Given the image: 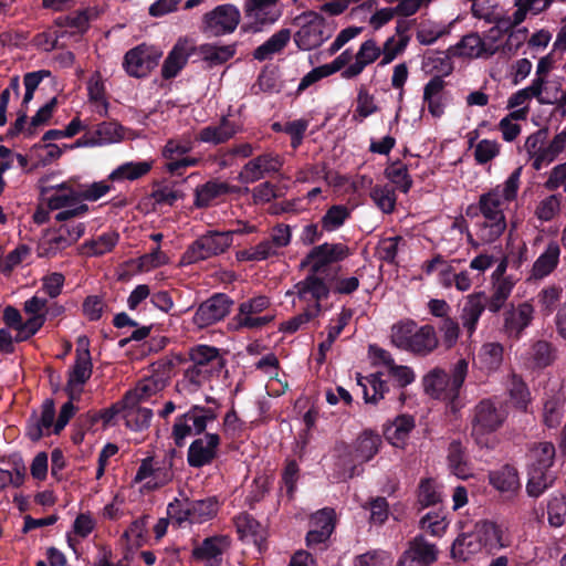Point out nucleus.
Returning <instances> with one entry per match:
<instances>
[{
	"instance_id": "f257e3e1",
	"label": "nucleus",
	"mask_w": 566,
	"mask_h": 566,
	"mask_svg": "<svg viewBox=\"0 0 566 566\" xmlns=\"http://www.w3.org/2000/svg\"><path fill=\"white\" fill-rule=\"evenodd\" d=\"M522 167H517L503 184L495 186L479 198V210L483 221L479 224L478 237L484 243H492L506 229L505 210L513 202L520 189Z\"/></svg>"
},
{
	"instance_id": "f03ea898",
	"label": "nucleus",
	"mask_w": 566,
	"mask_h": 566,
	"mask_svg": "<svg viewBox=\"0 0 566 566\" xmlns=\"http://www.w3.org/2000/svg\"><path fill=\"white\" fill-rule=\"evenodd\" d=\"M390 339L397 348L418 356H428L439 346L436 328L428 324L419 326L412 319H405L394 324Z\"/></svg>"
},
{
	"instance_id": "7ed1b4c3",
	"label": "nucleus",
	"mask_w": 566,
	"mask_h": 566,
	"mask_svg": "<svg viewBox=\"0 0 566 566\" xmlns=\"http://www.w3.org/2000/svg\"><path fill=\"white\" fill-rule=\"evenodd\" d=\"M555 460V447L551 442L533 446L527 454V493L539 496L555 480L552 467Z\"/></svg>"
},
{
	"instance_id": "20e7f679",
	"label": "nucleus",
	"mask_w": 566,
	"mask_h": 566,
	"mask_svg": "<svg viewBox=\"0 0 566 566\" xmlns=\"http://www.w3.org/2000/svg\"><path fill=\"white\" fill-rule=\"evenodd\" d=\"M469 371V361L459 359L451 369V375L441 368H433L423 377L426 394L434 399L453 401L459 397Z\"/></svg>"
},
{
	"instance_id": "39448f33",
	"label": "nucleus",
	"mask_w": 566,
	"mask_h": 566,
	"mask_svg": "<svg viewBox=\"0 0 566 566\" xmlns=\"http://www.w3.org/2000/svg\"><path fill=\"white\" fill-rule=\"evenodd\" d=\"M506 419V412L502 407H497L492 400L484 399L480 401L473 410L472 416V437L481 448H493L496 439L494 432L502 427Z\"/></svg>"
},
{
	"instance_id": "423d86ee",
	"label": "nucleus",
	"mask_w": 566,
	"mask_h": 566,
	"mask_svg": "<svg viewBox=\"0 0 566 566\" xmlns=\"http://www.w3.org/2000/svg\"><path fill=\"white\" fill-rule=\"evenodd\" d=\"M293 23L297 27L293 40L302 51L314 50L331 38L325 18L316 11L302 12L294 18Z\"/></svg>"
},
{
	"instance_id": "0eeeda50",
	"label": "nucleus",
	"mask_w": 566,
	"mask_h": 566,
	"mask_svg": "<svg viewBox=\"0 0 566 566\" xmlns=\"http://www.w3.org/2000/svg\"><path fill=\"white\" fill-rule=\"evenodd\" d=\"M218 413L214 409L192 406L186 413L178 416L172 426L171 437L176 446L181 447L192 434H200L209 423L216 421Z\"/></svg>"
},
{
	"instance_id": "6e6552de",
	"label": "nucleus",
	"mask_w": 566,
	"mask_h": 566,
	"mask_svg": "<svg viewBox=\"0 0 566 566\" xmlns=\"http://www.w3.org/2000/svg\"><path fill=\"white\" fill-rule=\"evenodd\" d=\"M269 297L259 295L242 302L232 318L235 329H259L275 318Z\"/></svg>"
},
{
	"instance_id": "1a4fd4ad",
	"label": "nucleus",
	"mask_w": 566,
	"mask_h": 566,
	"mask_svg": "<svg viewBox=\"0 0 566 566\" xmlns=\"http://www.w3.org/2000/svg\"><path fill=\"white\" fill-rule=\"evenodd\" d=\"M46 203L51 210H61L55 214L59 222L66 221L73 217L84 216L88 207L81 202V195L65 184L52 187L46 190Z\"/></svg>"
},
{
	"instance_id": "9d476101",
	"label": "nucleus",
	"mask_w": 566,
	"mask_h": 566,
	"mask_svg": "<svg viewBox=\"0 0 566 566\" xmlns=\"http://www.w3.org/2000/svg\"><path fill=\"white\" fill-rule=\"evenodd\" d=\"M349 248L344 243H323L314 247L304 260L301 268H308L311 273L324 279L329 276L331 265L349 256Z\"/></svg>"
},
{
	"instance_id": "9b49d317",
	"label": "nucleus",
	"mask_w": 566,
	"mask_h": 566,
	"mask_svg": "<svg viewBox=\"0 0 566 566\" xmlns=\"http://www.w3.org/2000/svg\"><path fill=\"white\" fill-rule=\"evenodd\" d=\"M85 232V224L71 222L57 229L49 230L40 240L38 253L40 256L51 258L74 244Z\"/></svg>"
},
{
	"instance_id": "f8f14e48",
	"label": "nucleus",
	"mask_w": 566,
	"mask_h": 566,
	"mask_svg": "<svg viewBox=\"0 0 566 566\" xmlns=\"http://www.w3.org/2000/svg\"><path fill=\"white\" fill-rule=\"evenodd\" d=\"M217 511L218 503L212 497L197 501L185 500L184 502L176 500L175 503L168 505L169 516L178 524L207 522L217 514Z\"/></svg>"
},
{
	"instance_id": "ddd939ff",
	"label": "nucleus",
	"mask_w": 566,
	"mask_h": 566,
	"mask_svg": "<svg viewBox=\"0 0 566 566\" xmlns=\"http://www.w3.org/2000/svg\"><path fill=\"white\" fill-rule=\"evenodd\" d=\"M286 295H295L294 304L297 300L305 305L306 310L318 314L321 302L329 295V286L324 277L310 272L304 280L294 285L293 290L287 291Z\"/></svg>"
},
{
	"instance_id": "4468645a",
	"label": "nucleus",
	"mask_w": 566,
	"mask_h": 566,
	"mask_svg": "<svg viewBox=\"0 0 566 566\" xmlns=\"http://www.w3.org/2000/svg\"><path fill=\"white\" fill-rule=\"evenodd\" d=\"M75 363L69 371L66 390L71 399L80 396L83 385L92 375V359L90 354V342L86 336H80L76 342Z\"/></svg>"
},
{
	"instance_id": "2eb2a0df",
	"label": "nucleus",
	"mask_w": 566,
	"mask_h": 566,
	"mask_svg": "<svg viewBox=\"0 0 566 566\" xmlns=\"http://www.w3.org/2000/svg\"><path fill=\"white\" fill-rule=\"evenodd\" d=\"M161 56V50L140 44L126 52L123 67L129 76L145 77L158 65Z\"/></svg>"
},
{
	"instance_id": "dca6fc26",
	"label": "nucleus",
	"mask_w": 566,
	"mask_h": 566,
	"mask_svg": "<svg viewBox=\"0 0 566 566\" xmlns=\"http://www.w3.org/2000/svg\"><path fill=\"white\" fill-rule=\"evenodd\" d=\"M280 0H245L243 10L249 20V29L260 32L276 23L282 17Z\"/></svg>"
},
{
	"instance_id": "f3484780",
	"label": "nucleus",
	"mask_w": 566,
	"mask_h": 566,
	"mask_svg": "<svg viewBox=\"0 0 566 566\" xmlns=\"http://www.w3.org/2000/svg\"><path fill=\"white\" fill-rule=\"evenodd\" d=\"M240 20V10L234 4H220L203 15V31L213 36L230 34L237 29Z\"/></svg>"
},
{
	"instance_id": "a211bd4d",
	"label": "nucleus",
	"mask_w": 566,
	"mask_h": 566,
	"mask_svg": "<svg viewBox=\"0 0 566 566\" xmlns=\"http://www.w3.org/2000/svg\"><path fill=\"white\" fill-rule=\"evenodd\" d=\"M534 314L535 308L527 301L510 306L503 313L502 331L504 335L510 339L518 340L523 332L532 324Z\"/></svg>"
},
{
	"instance_id": "6ab92c4d",
	"label": "nucleus",
	"mask_w": 566,
	"mask_h": 566,
	"mask_svg": "<svg viewBox=\"0 0 566 566\" xmlns=\"http://www.w3.org/2000/svg\"><path fill=\"white\" fill-rule=\"evenodd\" d=\"M449 104L447 82L439 76L431 77L422 88V109H427L433 118H441Z\"/></svg>"
},
{
	"instance_id": "aec40b11",
	"label": "nucleus",
	"mask_w": 566,
	"mask_h": 566,
	"mask_svg": "<svg viewBox=\"0 0 566 566\" xmlns=\"http://www.w3.org/2000/svg\"><path fill=\"white\" fill-rule=\"evenodd\" d=\"M196 51L197 46L192 39L187 36L179 38L163 63L161 76L165 80L176 77Z\"/></svg>"
},
{
	"instance_id": "412c9836",
	"label": "nucleus",
	"mask_w": 566,
	"mask_h": 566,
	"mask_svg": "<svg viewBox=\"0 0 566 566\" xmlns=\"http://www.w3.org/2000/svg\"><path fill=\"white\" fill-rule=\"evenodd\" d=\"M232 301L224 294H216L200 304L193 315V323L200 327L210 326L230 312Z\"/></svg>"
},
{
	"instance_id": "4be33fe9",
	"label": "nucleus",
	"mask_w": 566,
	"mask_h": 566,
	"mask_svg": "<svg viewBox=\"0 0 566 566\" xmlns=\"http://www.w3.org/2000/svg\"><path fill=\"white\" fill-rule=\"evenodd\" d=\"M172 479L171 462L147 458L143 460L135 475L136 482L146 481L148 488L155 489L167 484Z\"/></svg>"
},
{
	"instance_id": "5701e85b",
	"label": "nucleus",
	"mask_w": 566,
	"mask_h": 566,
	"mask_svg": "<svg viewBox=\"0 0 566 566\" xmlns=\"http://www.w3.org/2000/svg\"><path fill=\"white\" fill-rule=\"evenodd\" d=\"M283 166L279 155L268 153L249 160L239 174L243 184H252L265 177L266 174L276 172Z\"/></svg>"
},
{
	"instance_id": "b1692460",
	"label": "nucleus",
	"mask_w": 566,
	"mask_h": 566,
	"mask_svg": "<svg viewBox=\"0 0 566 566\" xmlns=\"http://www.w3.org/2000/svg\"><path fill=\"white\" fill-rule=\"evenodd\" d=\"M220 444L217 433H207L193 440L188 449L187 461L192 468H201L213 461Z\"/></svg>"
},
{
	"instance_id": "393cba45",
	"label": "nucleus",
	"mask_w": 566,
	"mask_h": 566,
	"mask_svg": "<svg viewBox=\"0 0 566 566\" xmlns=\"http://www.w3.org/2000/svg\"><path fill=\"white\" fill-rule=\"evenodd\" d=\"M436 546L422 536L415 537L401 555L397 566H429L437 559Z\"/></svg>"
},
{
	"instance_id": "a878e982",
	"label": "nucleus",
	"mask_w": 566,
	"mask_h": 566,
	"mask_svg": "<svg viewBox=\"0 0 566 566\" xmlns=\"http://www.w3.org/2000/svg\"><path fill=\"white\" fill-rule=\"evenodd\" d=\"M381 56V48L374 39L364 41L354 56V62L343 72L342 77L350 80L359 76L364 70Z\"/></svg>"
},
{
	"instance_id": "bb28decb",
	"label": "nucleus",
	"mask_w": 566,
	"mask_h": 566,
	"mask_svg": "<svg viewBox=\"0 0 566 566\" xmlns=\"http://www.w3.org/2000/svg\"><path fill=\"white\" fill-rule=\"evenodd\" d=\"M335 513L332 509H323L311 518V530L306 535L308 547L325 543L334 531Z\"/></svg>"
},
{
	"instance_id": "cd10ccee",
	"label": "nucleus",
	"mask_w": 566,
	"mask_h": 566,
	"mask_svg": "<svg viewBox=\"0 0 566 566\" xmlns=\"http://www.w3.org/2000/svg\"><path fill=\"white\" fill-rule=\"evenodd\" d=\"M55 418L54 402L46 399L41 406L40 416H32L27 426V436L32 441L40 440L43 436L53 433Z\"/></svg>"
},
{
	"instance_id": "c85d7f7f",
	"label": "nucleus",
	"mask_w": 566,
	"mask_h": 566,
	"mask_svg": "<svg viewBox=\"0 0 566 566\" xmlns=\"http://www.w3.org/2000/svg\"><path fill=\"white\" fill-rule=\"evenodd\" d=\"M458 260H446L441 255H436L431 260L423 262L421 269L426 275L437 274L438 283L444 289H451L459 273Z\"/></svg>"
},
{
	"instance_id": "c756f323",
	"label": "nucleus",
	"mask_w": 566,
	"mask_h": 566,
	"mask_svg": "<svg viewBox=\"0 0 566 566\" xmlns=\"http://www.w3.org/2000/svg\"><path fill=\"white\" fill-rule=\"evenodd\" d=\"M193 366L206 369L210 375L219 374L224 366L218 348L208 345H197L189 352Z\"/></svg>"
},
{
	"instance_id": "7c9ffc66",
	"label": "nucleus",
	"mask_w": 566,
	"mask_h": 566,
	"mask_svg": "<svg viewBox=\"0 0 566 566\" xmlns=\"http://www.w3.org/2000/svg\"><path fill=\"white\" fill-rule=\"evenodd\" d=\"M504 347L501 343L489 342L481 346L473 364L485 374L497 371L503 364Z\"/></svg>"
},
{
	"instance_id": "2f4dec72",
	"label": "nucleus",
	"mask_w": 566,
	"mask_h": 566,
	"mask_svg": "<svg viewBox=\"0 0 566 566\" xmlns=\"http://www.w3.org/2000/svg\"><path fill=\"white\" fill-rule=\"evenodd\" d=\"M46 298L34 295L23 304L29 318L23 324L24 336H33L45 322Z\"/></svg>"
},
{
	"instance_id": "473e14b6",
	"label": "nucleus",
	"mask_w": 566,
	"mask_h": 566,
	"mask_svg": "<svg viewBox=\"0 0 566 566\" xmlns=\"http://www.w3.org/2000/svg\"><path fill=\"white\" fill-rule=\"evenodd\" d=\"M536 98L541 104L551 102L552 96H545L544 80L535 77L531 85L515 92L507 101V108L526 107L532 98Z\"/></svg>"
},
{
	"instance_id": "72a5a7b5",
	"label": "nucleus",
	"mask_w": 566,
	"mask_h": 566,
	"mask_svg": "<svg viewBox=\"0 0 566 566\" xmlns=\"http://www.w3.org/2000/svg\"><path fill=\"white\" fill-rule=\"evenodd\" d=\"M514 28L515 25L511 22V20L506 19L502 20V22H500L499 24H494L482 35V42L486 59H490L500 51H504L506 49L504 35L511 29Z\"/></svg>"
},
{
	"instance_id": "f704fd0d",
	"label": "nucleus",
	"mask_w": 566,
	"mask_h": 566,
	"mask_svg": "<svg viewBox=\"0 0 566 566\" xmlns=\"http://www.w3.org/2000/svg\"><path fill=\"white\" fill-rule=\"evenodd\" d=\"M239 129L240 127L235 122L224 117L218 125H209L202 128L198 139L202 143L218 145L232 138Z\"/></svg>"
},
{
	"instance_id": "c9c22d12",
	"label": "nucleus",
	"mask_w": 566,
	"mask_h": 566,
	"mask_svg": "<svg viewBox=\"0 0 566 566\" xmlns=\"http://www.w3.org/2000/svg\"><path fill=\"white\" fill-rule=\"evenodd\" d=\"M291 38L290 29H280L253 51V57L260 62L272 59L285 49Z\"/></svg>"
},
{
	"instance_id": "e433bc0d",
	"label": "nucleus",
	"mask_w": 566,
	"mask_h": 566,
	"mask_svg": "<svg viewBox=\"0 0 566 566\" xmlns=\"http://www.w3.org/2000/svg\"><path fill=\"white\" fill-rule=\"evenodd\" d=\"M413 428V417L401 415L386 427L384 433L390 444L397 448H403Z\"/></svg>"
},
{
	"instance_id": "4c0bfd02",
	"label": "nucleus",
	"mask_w": 566,
	"mask_h": 566,
	"mask_svg": "<svg viewBox=\"0 0 566 566\" xmlns=\"http://www.w3.org/2000/svg\"><path fill=\"white\" fill-rule=\"evenodd\" d=\"M485 304L482 293L470 294L463 305L461 312V322L468 334L471 336L475 329L478 322L484 312Z\"/></svg>"
},
{
	"instance_id": "58836bf2",
	"label": "nucleus",
	"mask_w": 566,
	"mask_h": 566,
	"mask_svg": "<svg viewBox=\"0 0 566 566\" xmlns=\"http://www.w3.org/2000/svg\"><path fill=\"white\" fill-rule=\"evenodd\" d=\"M421 71L428 76H439L444 80V77L452 73L453 66L449 56L440 52L430 51L422 57Z\"/></svg>"
},
{
	"instance_id": "ea45409f",
	"label": "nucleus",
	"mask_w": 566,
	"mask_h": 566,
	"mask_svg": "<svg viewBox=\"0 0 566 566\" xmlns=\"http://www.w3.org/2000/svg\"><path fill=\"white\" fill-rule=\"evenodd\" d=\"M153 168V160L127 161L119 165L109 175L111 181H134L146 176Z\"/></svg>"
},
{
	"instance_id": "a19ab883",
	"label": "nucleus",
	"mask_w": 566,
	"mask_h": 566,
	"mask_svg": "<svg viewBox=\"0 0 566 566\" xmlns=\"http://www.w3.org/2000/svg\"><path fill=\"white\" fill-rule=\"evenodd\" d=\"M560 248L557 242H549L545 251L533 264L532 275L535 279H543L551 274L559 262Z\"/></svg>"
},
{
	"instance_id": "79ce46f5",
	"label": "nucleus",
	"mask_w": 566,
	"mask_h": 566,
	"mask_svg": "<svg viewBox=\"0 0 566 566\" xmlns=\"http://www.w3.org/2000/svg\"><path fill=\"white\" fill-rule=\"evenodd\" d=\"M196 52H198L202 60L210 66H216L232 59L237 52V45L234 43L222 45L205 43L197 48Z\"/></svg>"
},
{
	"instance_id": "37998d69",
	"label": "nucleus",
	"mask_w": 566,
	"mask_h": 566,
	"mask_svg": "<svg viewBox=\"0 0 566 566\" xmlns=\"http://www.w3.org/2000/svg\"><path fill=\"white\" fill-rule=\"evenodd\" d=\"M552 3L553 0H513L515 11L510 15V20L517 27L526 20L527 15H538Z\"/></svg>"
},
{
	"instance_id": "c03bdc74",
	"label": "nucleus",
	"mask_w": 566,
	"mask_h": 566,
	"mask_svg": "<svg viewBox=\"0 0 566 566\" xmlns=\"http://www.w3.org/2000/svg\"><path fill=\"white\" fill-rule=\"evenodd\" d=\"M474 532L483 547L500 548L507 545L503 530L492 522H481L474 527Z\"/></svg>"
},
{
	"instance_id": "a18cd8bd",
	"label": "nucleus",
	"mask_w": 566,
	"mask_h": 566,
	"mask_svg": "<svg viewBox=\"0 0 566 566\" xmlns=\"http://www.w3.org/2000/svg\"><path fill=\"white\" fill-rule=\"evenodd\" d=\"M212 377L206 369L198 368L190 364L184 371L182 377L177 381V390L184 395L197 392L201 386Z\"/></svg>"
},
{
	"instance_id": "49530a36",
	"label": "nucleus",
	"mask_w": 566,
	"mask_h": 566,
	"mask_svg": "<svg viewBox=\"0 0 566 566\" xmlns=\"http://www.w3.org/2000/svg\"><path fill=\"white\" fill-rule=\"evenodd\" d=\"M448 464L451 473L457 478L464 480L472 476V468L459 441H453L449 446Z\"/></svg>"
},
{
	"instance_id": "de8ad7c7",
	"label": "nucleus",
	"mask_w": 566,
	"mask_h": 566,
	"mask_svg": "<svg viewBox=\"0 0 566 566\" xmlns=\"http://www.w3.org/2000/svg\"><path fill=\"white\" fill-rule=\"evenodd\" d=\"M453 54L460 57L486 60L482 35L478 32H472L462 36L454 46Z\"/></svg>"
},
{
	"instance_id": "09e8293b",
	"label": "nucleus",
	"mask_w": 566,
	"mask_h": 566,
	"mask_svg": "<svg viewBox=\"0 0 566 566\" xmlns=\"http://www.w3.org/2000/svg\"><path fill=\"white\" fill-rule=\"evenodd\" d=\"M380 437L376 433L365 431L361 433L354 446L353 458L357 462H367L378 452Z\"/></svg>"
},
{
	"instance_id": "8fccbe9b",
	"label": "nucleus",
	"mask_w": 566,
	"mask_h": 566,
	"mask_svg": "<svg viewBox=\"0 0 566 566\" xmlns=\"http://www.w3.org/2000/svg\"><path fill=\"white\" fill-rule=\"evenodd\" d=\"M163 385L155 378H145L140 380L136 387L126 394L123 399L125 406L138 405L142 401H146L160 391Z\"/></svg>"
},
{
	"instance_id": "3c124183",
	"label": "nucleus",
	"mask_w": 566,
	"mask_h": 566,
	"mask_svg": "<svg viewBox=\"0 0 566 566\" xmlns=\"http://www.w3.org/2000/svg\"><path fill=\"white\" fill-rule=\"evenodd\" d=\"M449 33L450 25L431 20H422L417 28L416 39L421 45H431Z\"/></svg>"
},
{
	"instance_id": "603ef678",
	"label": "nucleus",
	"mask_w": 566,
	"mask_h": 566,
	"mask_svg": "<svg viewBox=\"0 0 566 566\" xmlns=\"http://www.w3.org/2000/svg\"><path fill=\"white\" fill-rule=\"evenodd\" d=\"M228 547V539L224 536H213L206 538L200 546H197L192 555L198 560H214L222 555Z\"/></svg>"
},
{
	"instance_id": "864d4df0",
	"label": "nucleus",
	"mask_w": 566,
	"mask_h": 566,
	"mask_svg": "<svg viewBox=\"0 0 566 566\" xmlns=\"http://www.w3.org/2000/svg\"><path fill=\"white\" fill-rule=\"evenodd\" d=\"M481 549L482 544H480L479 538L473 530L470 533H465L457 537L452 545L451 554L454 558L467 560L472 555L481 552Z\"/></svg>"
},
{
	"instance_id": "5fc2aeb1",
	"label": "nucleus",
	"mask_w": 566,
	"mask_h": 566,
	"mask_svg": "<svg viewBox=\"0 0 566 566\" xmlns=\"http://www.w3.org/2000/svg\"><path fill=\"white\" fill-rule=\"evenodd\" d=\"M491 484L502 493L513 494L520 486L518 475L514 468L503 467L490 474Z\"/></svg>"
},
{
	"instance_id": "6e6d98bb",
	"label": "nucleus",
	"mask_w": 566,
	"mask_h": 566,
	"mask_svg": "<svg viewBox=\"0 0 566 566\" xmlns=\"http://www.w3.org/2000/svg\"><path fill=\"white\" fill-rule=\"evenodd\" d=\"M515 282L511 277L495 279L492 295L488 302V310L497 313L510 297Z\"/></svg>"
},
{
	"instance_id": "4d7b16f0",
	"label": "nucleus",
	"mask_w": 566,
	"mask_h": 566,
	"mask_svg": "<svg viewBox=\"0 0 566 566\" xmlns=\"http://www.w3.org/2000/svg\"><path fill=\"white\" fill-rule=\"evenodd\" d=\"M228 192L229 186L226 182L208 181L196 189L195 205L199 208L208 207Z\"/></svg>"
},
{
	"instance_id": "13d9d810",
	"label": "nucleus",
	"mask_w": 566,
	"mask_h": 566,
	"mask_svg": "<svg viewBox=\"0 0 566 566\" xmlns=\"http://www.w3.org/2000/svg\"><path fill=\"white\" fill-rule=\"evenodd\" d=\"M119 235L116 232H106L96 239L86 241L82 245L83 253L90 256L103 255L109 252L118 242Z\"/></svg>"
},
{
	"instance_id": "bf43d9fd",
	"label": "nucleus",
	"mask_w": 566,
	"mask_h": 566,
	"mask_svg": "<svg viewBox=\"0 0 566 566\" xmlns=\"http://www.w3.org/2000/svg\"><path fill=\"white\" fill-rule=\"evenodd\" d=\"M123 417L127 427L133 430H143L150 424L153 411L138 405L125 406L123 403Z\"/></svg>"
},
{
	"instance_id": "052dcab7",
	"label": "nucleus",
	"mask_w": 566,
	"mask_h": 566,
	"mask_svg": "<svg viewBox=\"0 0 566 566\" xmlns=\"http://www.w3.org/2000/svg\"><path fill=\"white\" fill-rule=\"evenodd\" d=\"M471 13L475 19L493 25L510 19V15L500 13L495 1L472 2Z\"/></svg>"
},
{
	"instance_id": "680f3d73",
	"label": "nucleus",
	"mask_w": 566,
	"mask_h": 566,
	"mask_svg": "<svg viewBox=\"0 0 566 566\" xmlns=\"http://www.w3.org/2000/svg\"><path fill=\"white\" fill-rule=\"evenodd\" d=\"M564 402L565 397L560 392L554 394L545 400L543 408V419L547 427L555 428L560 423L564 416Z\"/></svg>"
},
{
	"instance_id": "e2e57ef3",
	"label": "nucleus",
	"mask_w": 566,
	"mask_h": 566,
	"mask_svg": "<svg viewBox=\"0 0 566 566\" xmlns=\"http://www.w3.org/2000/svg\"><path fill=\"white\" fill-rule=\"evenodd\" d=\"M279 252L276 247L269 239H265L254 247L239 251L237 259L239 261L259 262L275 256Z\"/></svg>"
},
{
	"instance_id": "0e129e2a",
	"label": "nucleus",
	"mask_w": 566,
	"mask_h": 566,
	"mask_svg": "<svg viewBox=\"0 0 566 566\" xmlns=\"http://www.w3.org/2000/svg\"><path fill=\"white\" fill-rule=\"evenodd\" d=\"M358 384L363 387L364 398L366 402L377 403L384 398L387 391V385L380 379L378 374L369 375L368 377L360 378Z\"/></svg>"
},
{
	"instance_id": "69168bd1",
	"label": "nucleus",
	"mask_w": 566,
	"mask_h": 566,
	"mask_svg": "<svg viewBox=\"0 0 566 566\" xmlns=\"http://www.w3.org/2000/svg\"><path fill=\"white\" fill-rule=\"evenodd\" d=\"M563 297V287L560 285L552 284L542 289L537 294V304L541 312L548 316L557 307Z\"/></svg>"
},
{
	"instance_id": "338daca9",
	"label": "nucleus",
	"mask_w": 566,
	"mask_h": 566,
	"mask_svg": "<svg viewBox=\"0 0 566 566\" xmlns=\"http://www.w3.org/2000/svg\"><path fill=\"white\" fill-rule=\"evenodd\" d=\"M562 197L549 195L541 199L534 209V216L542 222L552 221L560 212Z\"/></svg>"
},
{
	"instance_id": "774afa93",
	"label": "nucleus",
	"mask_w": 566,
	"mask_h": 566,
	"mask_svg": "<svg viewBox=\"0 0 566 566\" xmlns=\"http://www.w3.org/2000/svg\"><path fill=\"white\" fill-rule=\"evenodd\" d=\"M97 146L118 143L124 134L119 124L115 122H103L97 125L93 134Z\"/></svg>"
}]
</instances>
